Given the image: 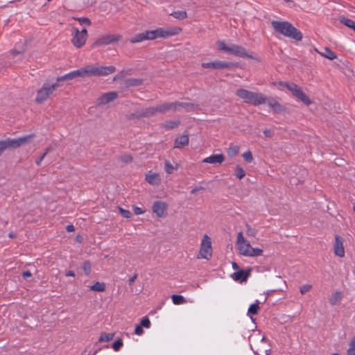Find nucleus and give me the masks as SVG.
Listing matches in <instances>:
<instances>
[{
	"instance_id": "1",
	"label": "nucleus",
	"mask_w": 355,
	"mask_h": 355,
	"mask_svg": "<svg viewBox=\"0 0 355 355\" xmlns=\"http://www.w3.org/2000/svg\"><path fill=\"white\" fill-rule=\"evenodd\" d=\"M271 26L275 32L296 41L302 40V33L287 21H272Z\"/></svg>"
},
{
	"instance_id": "2",
	"label": "nucleus",
	"mask_w": 355,
	"mask_h": 355,
	"mask_svg": "<svg viewBox=\"0 0 355 355\" xmlns=\"http://www.w3.org/2000/svg\"><path fill=\"white\" fill-rule=\"evenodd\" d=\"M236 248L240 254L244 257H255L262 255L263 250L253 248L250 242L245 239L241 232L237 234Z\"/></svg>"
},
{
	"instance_id": "3",
	"label": "nucleus",
	"mask_w": 355,
	"mask_h": 355,
	"mask_svg": "<svg viewBox=\"0 0 355 355\" xmlns=\"http://www.w3.org/2000/svg\"><path fill=\"white\" fill-rule=\"evenodd\" d=\"M236 95L247 104L254 106L265 104L263 94L259 92H254L243 88H239L236 91Z\"/></svg>"
},
{
	"instance_id": "4",
	"label": "nucleus",
	"mask_w": 355,
	"mask_h": 355,
	"mask_svg": "<svg viewBox=\"0 0 355 355\" xmlns=\"http://www.w3.org/2000/svg\"><path fill=\"white\" fill-rule=\"evenodd\" d=\"M83 68L84 78L89 76H105L116 71L114 66H99L89 64Z\"/></svg>"
},
{
	"instance_id": "5",
	"label": "nucleus",
	"mask_w": 355,
	"mask_h": 355,
	"mask_svg": "<svg viewBox=\"0 0 355 355\" xmlns=\"http://www.w3.org/2000/svg\"><path fill=\"white\" fill-rule=\"evenodd\" d=\"M150 40H153L157 38H168L178 35L182 32V28L178 26L158 28L155 30L149 31Z\"/></svg>"
},
{
	"instance_id": "6",
	"label": "nucleus",
	"mask_w": 355,
	"mask_h": 355,
	"mask_svg": "<svg viewBox=\"0 0 355 355\" xmlns=\"http://www.w3.org/2000/svg\"><path fill=\"white\" fill-rule=\"evenodd\" d=\"M58 86L57 83H44L42 87L37 92L35 102L38 104L45 102L55 91Z\"/></svg>"
},
{
	"instance_id": "7",
	"label": "nucleus",
	"mask_w": 355,
	"mask_h": 355,
	"mask_svg": "<svg viewBox=\"0 0 355 355\" xmlns=\"http://www.w3.org/2000/svg\"><path fill=\"white\" fill-rule=\"evenodd\" d=\"M212 257L211 239L207 235L205 234L200 242L198 259L210 260Z\"/></svg>"
},
{
	"instance_id": "8",
	"label": "nucleus",
	"mask_w": 355,
	"mask_h": 355,
	"mask_svg": "<svg viewBox=\"0 0 355 355\" xmlns=\"http://www.w3.org/2000/svg\"><path fill=\"white\" fill-rule=\"evenodd\" d=\"M71 43L76 48L83 47L88 37V33L86 28L79 31L77 28L73 27L71 31Z\"/></svg>"
},
{
	"instance_id": "9",
	"label": "nucleus",
	"mask_w": 355,
	"mask_h": 355,
	"mask_svg": "<svg viewBox=\"0 0 355 355\" xmlns=\"http://www.w3.org/2000/svg\"><path fill=\"white\" fill-rule=\"evenodd\" d=\"M189 106H193L189 103H180V102H173L166 103L157 105V113H165L169 111H175L180 110L182 107L187 108Z\"/></svg>"
},
{
	"instance_id": "10",
	"label": "nucleus",
	"mask_w": 355,
	"mask_h": 355,
	"mask_svg": "<svg viewBox=\"0 0 355 355\" xmlns=\"http://www.w3.org/2000/svg\"><path fill=\"white\" fill-rule=\"evenodd\" d=\"M156 114H157V107H149L131 113L128 115V119L130 120L141 119L153 116Z\"/></svg>"
},
{
	"instance_id": "11",
	"label": "nucleus",
	"mask_w": 355,
	"mask_h": 355,
	"mask_svg": "<svg viewBox=\"0 0 355 355\" xmlns=\"http://www.w3.org/2000/svg\"><path fill=\"white\" fill-rule=\"evenodd\" d=\"M293 93V94L303 102L305 105H309L311 104V101L302 91V88L295 83H291V86L288 89Z\"/></svg>"
},
{
	"instance_id": "12",
	"label": "nucleus",
	"mask_w": 355,
	"mask_h": 355,
	"mask_svg": "<svg viewBox=\"0 0 355 355\" xmlns=\"http://www.w3.org/2000/svg\"><path fill=\"white\" fill-rule=\"evenodd\" d=\"M121 40L120 35H105L99 37L93 44L94 46H102L118 42Z\"/></svg>"
},
{
	"instance_id": "13",
	"label": "nucleus",
	"mask_w": 355,
	"mask_h": 355,
	"mask_svg": "<svg viewBox=\"0 0 355 355\" xmlns=\"http://www.w3.org/2000/svg\"><path fill=\"white\" fill-rule=\"evenodd\" d=\"M118 97V93L116 92H110L101 95L96 100L98 105H105L114 101Z\"/></svg>"
},
{
	"instance_id": "14",
	"label": "nucleus",
	"mask_w": 355,
	"mask_h": 355,
	"mask_svg": "<svg viewBox=\"0 0 355 355\" xmlns=\"http://www.w3.org/2000/svg\"><path fill=\"white\" fill-rule=\"evenodd\" d=\"M202 67L205 69L211 68L215 69H229L232 67L233 64L225 61H214L210 62H202Z\"/></svg>"
},
{
	"instance_id": "15",
	"label": "nucleus",
	"mask_w": 355,
	"mask_h": 355,
	"mask_svg": "<svg viewBox=\"0 0 355 355\" xmlns=\"http://www.w3.org/2000/svg\"><path fill=\"white\" fill-rule=\"evenodd\" d=\"M334 253L336 256L343 258L345 257V248L343 239L341 236L336 235L335 243L334 244Z\"/></svg>"
},
{
	"instance_id": "16",
	"label": "nucleus",
	"mask_w": 355,
	"mask_h": 355,
	"mask_svg": "<svg viewBox=\"0 0 355 355\" xmlns=\"http://www.w3.org/2000/svg\"><path fill=\"white\" fill-rule=\"evenodd\" d=\"M263 98L265 103H267L275 112L281 113L284 111V107L277 99L272 97H266L264 95Z\"/></svg>"
},
{
	"instance_id": "17",
	"label": "nucleus",
	"mask_w": 355,
	"mask_h": 355,
	"mask_svg": "<svg viewBox=\"0 0 355 355\" xmlns=\"http://www.w3.org/2000/svg\"><path fill=\"white\" fill-rule=\"evenodd\" d=\"M153 211L158 217H165L166 214L167 205L162 201H155L153 205Z\"/></svg>"
},
{
	"instance_id": "18",
	"label": "nucleus",
	"mask_w": 355,
	"mask_h": 355,
	"mask_svg": "<svg viewBox=\"0 0 355 355\" xmlns=\"http://www.w3.org/2000/svg\"><path fill=\"white\" fill-rule=\"evenodd\" d=\"M227 53L241 58L250 57L244 48L236 44H231Z\"/></svg>"
},
{
	"instance_id": "19",
	"label": "nucleus",
	"mask_w": 355,
	"mask_h": 355,
	"mask_svg": "<svg viewBox=\"0 0 355 355\" xmlns=\"http://www.w3.org/2000/svg\"><path fill=\"white\" fill-rule=\"evenodd\" d=\"M225 160V157L223 154H215L207 157L202 160V163H208L211 164H222Z\"/></svg>"
},
{
	"instance_id": "20",
	"label": "nucleus",
	"mask_w": 355,
	"mask_h": 355,
	"mask_svg": "<svg viewBox=\"0 0 355 355\" xmlns=\"http://www.w3.org/2000/svg\"><path fill=\"white\" fill-rule=\"evenodd\" d=\"M146 180L151 185L158 186L161 183V178L157 173L148 171L146 175Z\"/></svg>"
},
{
	"instance_id": "21",
	"label": "nucleus",
	"mask_w": 355,
	"mask_h": 355,
	"mask_svg": "<svg viewBox=\"0 0 355 355\" xmlns=\"http://www.w3.org/2000/svg\"><path fill=\"white\" fill-rule=\"evenodd\" d=\"M145 40H151L149 31H146L145 32L135 35L130 38V42L132 44H135L142 42Z\"/></svg>"
},
{
	"instance_id": "22",
	"label": "nucleus",
	"mask_w": 355,
	"mask_h": 355,
	"mask_svg": "<svg viewBox=\"0 0 355 355\" xmlns=\"http://www.w3.org/2000/svg\"><path fill=\"white\" fill-rule=\"evenodd\" d=\"M250 274V270L244 271L243 270H240L236 271L232 275V277L235 281H239L241 282H245L247 280L248 276Z\"/></svg>"
},
{
	"instance_id": "23",
	"label": "nucleus",
	"mask_w": 355,
	"mask_h": 355,
	"mask_svg": "<svg viewBox=\"0 0 355 355\" xmlns=\"http://www.w3.org/2000/svg\"><path fill=\"white\" fill-rule=\"evenodd\" d=\"M189 141V135H183L178 137L174 143L175 148H181L185 146H187Z\"/></svg>"
},
{
	"instance_id": "24",
	"label": "nucleus",
	"mask_w": 355,
	"mask_h": 355,
	"mask_svg": "<svg viewBox=\"0 0 355 355\" xmlns=\"http://www.w3.org/2000/svg\"><path fill=\"white\" fill-rule=\"evenodd\" d=\"M2 141L6 146V148H19L21 146L19 138H16V139H9L8 138L7 139L2 140Z\"/></svg>"
},
{
	"instance_id": "25",
	"label": "nucleus",
	"mask_w": 355,
	"mask_h": 355,
	"mask_svg": "<svg viewBox=\"0 0 355 355\" xmlns=\"http://www.w3.org/2000/svg\"><path fill=\"white\" fill-rule=\"evenodd\" d=\"M180 123V120H170L166 121L162 125V127H164L166 130H171L177 128L179 125Z\"/></svg>"
},
{
	"instance_id": "26",
	"label": "nucleus",
	"mask_w": 355,
	"mask_h": 355,
	"mask_svg": "<svg viewBox=\"0 0 355 355\" xmlns=\"http://www.w3.org/2000/svg\"><path fill=\"white\" fill-rule=\"evenodd\" d=\"M320 55L330 60H333L337 58L336 53L329 48H325L323 52L320 53Z\"/></svg>"
},
{
	"instance_id": "27",
	"label": "nucleus",
	"mask_w": 355,
	"mask_h": 355,
	"mask_svg": "<svg viewBox=\"0 0 355 355\" xmlns=\"http://www.w3.org/2000/svg\"><path fill=\"white\" fill-rule=\"evenodd\" d=\"M178 168L179 164H176V166H174L168 160L164 162V169L167 174L170 175L173 173V170H178Z\"/></svg>"
},
{
	"instance_id": "28",
	"label": "nucleus",
	"mask_w": 355,
	"mask_h": 355,
	"mask_svg": "<svg viewBox=\"0 0 355 355\" xmlns=\"http://www.w3.org/2000/svg\"><path fill=\"white\" fill-rule=\"evenodd\" d=\"M171 15L179 20H183L187 17V13L185 10L173 11L171 13Z\"/></svg>"
},
{
	"instance_id": "29",
	"label": "nucleus",
	"mask_w": 355,
	"mask_h": 355,
	"mask_svg": "<svg viewBox=\"0 0 355 355\" xmlns=\"http://www.w3.org/2000/svg\"><path fill=\"white\" fill-rule=\"evenodd\" d=\"M343 297V293L341 291L335 292L329 300V302L332 305L336 304Z\"/></svg>"
},
{
	"instance_id": "30",
	"label": "nucleus",
	"mask_w": 355,
	"mask_h": 355,
	"mask_svg": "<svg viewBox=\"0 0 355 355\" xmlns=\"http://www.w3.org/2000/svg\"><path fill=\"white\" fill-rule=\"evenodd\" d=\"M239 146L231 144L227 150V153L229 157H234L239 153Z\"/></svg>"
},
{
	"instance_id": "31",
	"label": "nucleus",
	"mask_w": 355,
	"mask_h": 355,
	"mask_svg": "<svg viewBox=\"0 0 355 355\" xmlns=\"http://www.w3.org/2000/svg\"><path fill=\"white\" fill-rule=\"evenodd\" d=\"M69 80H72L77 77L84 78L83 68L74 70L68 73Z\"/></svg>"
},
{
	"instance_id": "32",
	"label": "nucleus",
	"mask_w": 355,
	"mask_h": 355,
	"mask_svg": "<svg viewBox=\"0 0 355 355\" xmlns=\"http://www.w3.org/2000/svg\"><path fill=\"white\" fill-rule=\"evenodd\" d=\"M90 290L98 292H103L105 290V284L103 282H96L89 287Z\"/></svg>"
},
{
	"instance_id": "33",
	"label": "nucleus",
	"mask_w": 355,
	"mask_h": 355,
	"mask_svg": "<svg viewBox=\"0 0 355 355\" xmlns=\"http://www.w3.org/2000/svg\"><path fill=\"white\" fill-rule=\"evenodd\" d=\"M35 137V134H30L27 135H24L23 137H19L20 146L29 143Z\"/></svg>"
},
{
	"instance_id": "34",
	"label": "nucleus",
	"mask_w": 355,
	"mask_h": 355,
	"mask_svg": "<svg viewBox=\"0 0 355 355\" xmlns=\"http://www.w3.org/2000/svg\"><path fill=\"white\" fill-rule=\"evenodd\" d=\"M347 355H355V336L349 342Z\"/></svg>"
},
{
	"instance_id": "35",
	"label": "nucleus",
	"mask_w": 355,
	"mask_h": 355,
	"mask_svg": "<svg viewBox=\"0 0 355 355\" xmlns=\"http://www.w3.org/2000/svg\"><path fill=\"white\" fill-rule=\"evenodd\" d=\"M260 307L258 303L252 304L248 310V314L250 315H257L259 312Z\"/></svg>"
},
{
	"instance_id": "36",
	"label": "nucleus",
	"mask_w": 355,
	"mask_h": 355,
	"mask_svg": "<svg viewBox=\"0 0 355 355\" xmlns=\"http://www.w3.org/2000/svg\"><path fill=\"white\" fill-rule=\"evenodd\" d=\"M173 303L175 305L182 304L186 302L184 297L180 295H173L171 296Z\"/></svg>"
},
{
	"instance_id": "37",
	"label": "nucleus",
	"mask_w": 355,
	"mask_h": 355,
	"mask_svg": "<svg viewBox=\"0 0 355 355\" xmlns=\"http://www.w3.org/2000/svg\"><path fill=\"white\" fill-rule=\"evenodd\" d=\"M340 22L355 31V22L352 19L343 17L340 19Z\"/></svg>"
},
{
	"instance_id": "38",
	"label": "nucleus",
	"mask_w": 355,
	"mask_h": 355,
	"mask_svg": "<svg viewBox=\"0 0 355 355\" xmlns=\"http://www.w3.org/2000/svg\"><path fill=\"white\" fill-rule=\"evenodd\" d=\"M114 338V334H107V333H103L101 334L98 341L99 342H108L112 340Z\"/></svg>"
},
{
	"instance_id": "39",
	"label": "nucleus",
	"mask_w": 355,
	"mask_h": 355,
	"mask_svg": "<svg viewBox=\"0 0 355 355\" xmlns=\"http://www.w3.org/2000/svg\"><path fill=\"white\" fill-rule=\"evenodd\" d=\"M216 46H217V48L218 49V50L227 53L229 46H227L225 41H223V40L217 41Z\"/></svg>"
},
{
	"instance_id": "40",
	"label": "nucleus",
	"mask_w": 355,
	"mask_h": 355,
	"mask_svg": "<svg viewBox=\"0 0 355 355\" xmlns=\"http://www.w3.org/2000/svg\"><path fill=\"white\" fill-rule=\"evenodd\" d=\"M235 175L239 179H242L245 175V171L239 166H236L235 168Z\"/></svg>"
},
{
	"instance_id": "41",
	"label": "nucleus",
	"mask_w": 355,
	"mask_h": 355,
	"mask_svg": "<svg viewBox=\"0 0 355 355\" xmlns=\"http://www.w3.org/2000/svg\"><path fill=\"white\" fill-rule=\"evenodd\" d=\"M242 157L244 159V160L248 163H251L253 161V156H252V153L250 150L245 152L242 155Z\"/></svg>"
},
{
	"instance_id": "42",
	"label": "nucleus",
	"mask_w": 355,
	"mask_h": 355,
	"mask_svg": "<svg viewBox=\"0 0 355 355\" xmlns=\"http://www.w3.org/2000/svg\"><path fill=\"white\" fill-rule=\"evenodd\" d=\"M150 321L148 317H144L140 322V325L147 329L150 327Z\"/></svg>"
},
{
	"instance_id": "43",
	"label": "nucleus",
	"mask_w": 355,
	"mask_h": 355,
	"mask_svg": "<svg viewBox=\"0 0 355 355\" xmlns=\"http://www.w3.org/2000/svg\"><path fill=\"white\" fill-rule=\"evenodd\" d=\"M123 346V341L121 339H118L115 340L112 344V348L114 351H119L121 347Z\"/></svg>"
},
{
	"instance_id": "44",
	"label": "nucleus",
	"mask_w": 355,
	"mask_h": 355,
	"mask_svg": "<svg viewBox=\"0 0 355 355\" xmlns=\"http://www.w3.org/2000/svg\"><path fill=\"white\" fill-rule=\"evenodd\" d=\"M120 161L123 163L128 164L132 161V157L130 155L124 154L120 157Z\"/></svg>"
},
{
	"instance_id": "45",
	"label": "nucleus",
	"mask_w": 355,
	"mask_h": 355,
	"mask_svg": "<svg viewBox=\"0 0 355 355\" xmlns=\"http://www.w3.org/2000/svg\"><path fill=\"white\" fill-rule=\"evenodd\" d=\"M312 286L311 284H304L300 288V291L302 295H304L311 291Z\"/></svg>"
},
{
	"instance_id": "46",
	"label": "nucleus",
	"mask_w": 355,
	"mask_h": 355,
	"mask_svg": "<svg viewBox=\"0 0 355 355\" xmlns=\"http://www.w3.org/2000/svg\"><path fill=\"white\" fill-rule=\"evenodd\" d=\"M83 270L86 274V275H89L91 272V265L88 261L84 262L83 265Z\"/></svg>"
},
{
	"instance_id": "47",
	"label": "nucleus",
	"mask_w": 355,
	"mask_h": 355,
	"mask_svg": "<svg viewBox=\"0 0 355 355\" xmlns=\"http://www.w3.org/2000/svg\"><path fill=\"white\" fill-rule=\"evenodd\" d=\"M119 212L121 213V214L122 215L123 217H124L125 218H129L131 217V213L130 211L124 209L121 207H119Z\"/></svg>"
},
{
	"instance_id": "48",
	"label": "nucleus",
	"mask_w": 355,
	"mask_h": 355,
	"mask_svg": "<svg viewBox=\"0 0 355 355\" xmlns=\"http://www.w3.org/2000/svg\"><path fill=\"white\" fill-rule=\"evenodd\" d=\"M77 20L79 21V23L81 25L90 26V24H91V21L87 17L78 18Z\"/></svg>"
},
{
	"instance_id": "49",
	"label": "nucleus",
	"mask_w": 355,
	"mask_h": 355,
	"mask_svg": "<svg viewBox=\"0 0 355 355\" xmlns=\"http://www.w3.org/2000/svg\"><path fill=\"white\" fill-rule=\"evenodd\" d=\"M135 334L138 336H141L144 334V330L140 324L136 326L135 329Z\"/></svg>"
},
{
	"instance_id": "50",
	"label": "nucleus",
	"mask_w": 355,
	"mask_h": 355,
	"mask_svg": "<svg viewBox=\"0 0 355 355\" xmlns=\"http://www.w3.org/2000/svg\"><path fill=\"white\" fill-rule=\"evenodd\" d=\"M133 211L135 215H140L144 213V211L139 207H134Z\"/></svg>"
},
{
	"instance_id": "51",
	"label": "nucleus",
	"mask_w": 355,
	"mask_h": 355,
	"mask_svg": "<svg viewBox=\"0 0 355 355\" xmlns=\"http://www.w3.org/2000/svg\"><path fill=\"white\" fill-rule=\"evenodd\" d=\"M46 153H44L40 157H38L36 159L35 163L37 166H40L41 164V162H42L44 158L46 157Z\"/></svg>"
},
{
	"instance_id": "52",
	"label": "nucleus",
	"mask_w": 355,
	"mask_h": 355,
	"mask_svg": "<svg viewBox=\"0 0 355 355\" xmlns=\"http://www.w3.org/2000/svg\"><path fill=\"white\" fill-rule=\"evenodd\" d=\"M279 85L280 86H282L284 87H286L287 89H289V87L291 86V83H287V82H279Z\"/></svg>"
},
{
	"instance_id": "53",
	"label": "nucleus",
	"mask_w": 355,
	"mask_h": 355,
	"mask_svg": "<svg viewBox=\"0 0 355 355\" xmlns=\"http://www.w3.org/2000/svg\"><path fill=\"white\" fill-rule=\"evenodd\" d=\"M65 80H69L68 73L57 78V82H61Z\"/></svg>"
},
{
	"instance_id": "54",
	"label": "nucleus",
	"mask_w": 355,
	"mask_h": 355,
	"mask_svg": "<svg viewBox=\"0 0 355 355\" xmlns=\"http://www.w3.org/2000/svg\"><path fill=\"white\" fill-rule=\"evenodd\" d=\"M6 146L3 141H0V155L3 153V152L6 150Z\"/></svg>"
},
{
	"instance_id": "55",
	"label": "nucleus",
	"mask_w": 355,
	"mask_h": 355,
	"mask_svg": "<svg viewBox=\"0 0 355 355\" xmlns=\"http://www.w3.org/2000/svg\"><path fill=\"white\" fill-rule=\"evenodd\" d=\"M32 276V274L30 271L27 270V271H24L22 273V277L24 278H28V277H30Z\"/></svg>"
},
{
	"instance_id": "56",
	"label": "nucleus",
	"mask_w": 355,
	"mask_h": 355,
	"mask_svg": "<svg viewBox=\"0 0 355 355\" xmlns=\"http://www.w3.org/2000/svg\"><path fill=\"white\" fill-rule=\"evenodd\" d=\"M66 230L69 232H73L75 230V227L73 225H69L66 227Z\"/></svg>"
},
{
	"instance_id": "57",
	"label": "nucleus",
	"mask_w": 355,
	"mask_h": 355,
	"mask_svg": "<svg viewBox=\"0 0 355 355\" xmlns=\"http://www.w3.org/2000/svg\"><path fill=\"white\" fill-rule=\"evenodd\" d=\"M137 278V274H135L132 277L130 278L129 281H128V283L130 285H132L135 279Z\"/></svg>"
},
{
	"instance_id": "58",
	"label": "nucleus",
	"mask_w": 355,
	"mask_h": 355,
	"mask_svg": "<svg viewBox=\"0 0 355 355\" xmlns=\"http://www.w3.org/2000/svg\"><path fill=\"white\" fill-rule=\"evenodd\" d=\"M124 76V75L123 74V72H121L120 73L116 75L114 77V79L113 80L114 81H116L118 79H120L121 78H123Z\"/></svg>"
},
{
	"instance_id": "59",
	"label": "nucleus",
	"mask_w": 355,
	"mask_h": 355,
	"mask_svg": "<svg viewBox=\"0 0 355 355\" xmlns=\"http://www.w3.org/2000/svg\"><path fill=\"white\" fill-rule=\"evenodd\" d=\"M66 276L67 277H75V273L73 270H69L66 273Z\"/></svg>"
},
{
	"instance_id": "60",
	"label": "nucleus",
	"mask_w": 355,
	"mask_h": 355,
	"mask_svg": "<svg viewBox=\"0 0 355 355\" xmlns=\"http://www.w3.org/2000/svg\"><path fill=\"white\" fill-rule=\"evenodd\" d=\"M232 268H233L234 270H237L239 269V266H238V264H237L236 263H235V262H233V263H232Z\"/></svg>"
},
{
	"instance_id": "61",
	"label": "nucleus",
	"mask_w": 355,
	"mask_h": 355,
	"mask_svg": "<svg viewBox=\"0 0 355 355\" xmlns=\"http://www.w3.org/2000/svg\"><path fill=\"white\" fill-rule=\"evenodd\" d=\"M263 133L266 137H270L271 136V132L268 130H266L263 131Z\"/></svg>"
},
{
	"instance_id": "62",
	"label": "nucleus",
	"mask_w": 355,
	"mask_h": 355,
	"mask_svg": "<svg viewBox=\"0 0 355 355\" xmlns=\"http://www.w3.org/2000/svg\"><path fill=\"white\" fill-rule=\"evenodd\" d=\"M8 236L11 239L15 238V234L13 232H10Z\"/></svg>"
},
{
	"instance_id": "63",
	"label": "nucleus",
	"mask_w": 355,
	"mask_h": 355,
	"mask_svg": "<svg viewBox=\"0 0 355 355\" xmlns=\"http://www.w3.org/2000/svg\"><path fill=\"white\" fill-rule=\"evenodd\" d=\"M11 53H12V54H13V55H17V54L19 53V52L16 51L15 50H12V51H11Z\"/></svg>"
},
{
	"instance_id": "64",
	"label": "nucleus",
	"mask_w": 355,
	"mask_h": 355,
	"mask_svg": "<svg viewBox=\"0 0 355 355\" xmlns=\"http://www.w3.org/2000/svg\"><path fill=\"white\" fill-rule=\"evenodd\" d=\"M198 190V189H193L191 192V193H195Z\"/></svg>"
}]
</instances>
